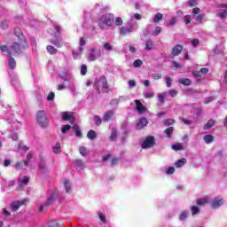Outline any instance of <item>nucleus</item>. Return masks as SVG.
<instances>
[{"label": "nucleus", "instance_id": "obj_1", "mask_svg": "<svg viewBox=\"0 0 227 227\" xmlns=\"http://www.w3.org/2000/svg\"><path fill=\"white\" fill-rule=\"evenodd\" d=\"M24 49H27V44L26 45L22 41L20 43L14 42L9 47L6 44L0 45V51L2 54H8L9 56H12L14 58L20 56Z\"/></svg>", "mask_w": 227, "mask_h": 227}, {"label": "nucleus", "instance_id": "obj_2", "mask_svg": "<svg viewBox=\"0 0 227 227\" xmlns=\"http://www.w3.org/2000/svg\"><path fill=\"white\" fill-rule=\"evenodd\" d=\"M94 89L99 95L100 93H109V82H107V78L104 75L96 78L94 81Z\"/></svg>", "mask_w": 227, "mask_h": 227}, {"label": "nucleus", "instance_id": "obj_3", "mask_svg": "<svg viewBox=\"0 0 227 227\" xmlns=\"http://www.w3.org/2000/svg\"><path fill=\"white\" fill-rule=\"evenodd\" d=\"M114 23V14L106 13L99 19L98 27L101 29H106V27H109L113 26Z\"/></svg>", "mask_w": 227, "mask_h": 227}, {"label": "nucleus", "instance_id": "obj_4", "mask_svg": "<svg viewBox=\"0 0 227 227\" xmlns=\"http://www.w3.org/2000/svg\"><path fill=\"white\" fill-rule=\"evenodd\" d=\"M36 120H37V123H39V125H42V127L49 126V120L47 119V116L45 115L44 110H39L37 112Z\"/></svg>", "mask_w": 227, "mask_h": 227}, {"label": "nucleus", "instance_id": "obj_5", "mask_svg": "<svg viewBox=\"0 0 227 227\" xmlns=\"http://www.w3.org/2000/svg\"><path fill=\"white\" fill-rule=\"evenodd\" d=\"M155 146V137L148 136L141 144L143 150H148V148H153Z\"/></svg>", "mask_w": 227, "mask_h": 227}, {"label": "nucleus", "instance_id": "obj_6", "mask_svg": "<svg viewBox=\"0 0 227 227\" xmlns=\"http://www.w3.org/2000/svg\"><path fill=\"white\" fill-rule=\"evenodd\" d=\"M102 56V51L91 49L90 52L89 53L88 59L90 61H97L98 58Z\"/></svg>", "mask_w": 227, "mask_h": 227}, {"label": "nucleus", "instance_id": "obj_7", "mask_svg": "<svg viewBox=\"0 0 227 227\" xmlns=\"http://www.w3.org/2000/svg\"><path fill=\"white\" fill-rule=\"evenodd\" d=\"M14 35L15 36H17V38H19L20 42H23L25 45H27V41L26 40L24 33L22 32V29H20V27H14Z\"/></svg>", "mask_w": 227, "mask_h": 227}, {"label": "nucleus", "instance_id": "obj_8", "mask_svg": "<svg viewBox=\"0 0 227 227\" xmlns=\"http://www.w3.org/2000/svg\"><path fill=\"white\" fill-rule=\"evenodd\" d=\"M59 198V193L57 191L51 192V196L48 197L46 200V206L51 207V205H54L55 201Z\"/></svg>", "mask_w": 227, "mask_h": 227}, {"label": "nucleus", "instance_id": "obj_9", "mask_svg": "<svg viewBox=\"0 0 227 227\" xmlns=\"http://www.w3.org/2000/svg\"><path fill=\"white\" fill-rule=\"evenodd\" d=\"M62 120H64V121H69V123H74L75 116H74L73 112H64L62 114Z\"/></svg>", "mask_w": 227, "mask_h": 227}, {"label": "nucleus", "instance_id": "obj_10", "mask_svg": "<svg viewBox=\"0 0 227 227\" xmlns=\"http://www.w3.org/2000/svg\"><path fill=\"white\" fill-rule=\"evenodd\" d=\"M184 51V45L177 44L173 47L171 54L173 58H176V56H180V53Z\"/></svg>", "mask_w": 227, "mask_h": 227}, {"label": "nucleus", "instance_id": "obj_11", "mask_svg": "<svg viewBox=\"0 0 227 227\" xmlns=\"http://www.w3.org/2000/svg\"><path fill=\"white\" fill-rule=\"evenodd\" d=\"M146 125H148V119H146V117H142L137 123V129L141 130L142 129H145Z\"/></svg>", "mask_w": 227, "mask_h": 227}, {"label": "nucleus", "instance_id": "obj_12", "mask_svg": "<svg viewBox=\"0 0 227 227\" xmlns=\"http://www.w3.org/2000/svg\"><path fill=\"white\" fill-rule=\"evenodd\" d=\"M24 205V200H16L11 203V208L13 212H17Z\"/></svg>", "mask_w": 227, "mask_h": 227}, {"label": "nucleus", "instance_id": "obj_13", "mask_svg": "<svg viewBox=\"0 0 227 227\" xmlns=\"http://www.w3.org/2000/svg\"><path fill=\"white\" fill-rule=\"evenodd\" d=\"M135 104H136L137 111L139 114H143V113L146 111V107L143 106V103H141L140 100L136 99Z\"/></svg>", "mask_w": 227, "mask_h": 227}, {"label": "nucleus", "instance_id": "obj_14", "mask_svg": "<svg viewBox=\"0 0 227 227\" xmlns=\"http://www.w3.org/2000/svg\"><path fill=\"white\" fill-rule=\"evenodd\" d=\"M113 118H114V111H111V110L107 111L103 115V121L106 122L111 121Z\"/></svg>", "mask_w": 227, "mask_h": 227}, {"label": "nucleus", "instance_id": "obj_15", "mask_svg": "<svg viewBox=\"0 0 227 227\" xmlns=\"http://www.w3.org/2000/svg\"><path fill=\"white\" fill-rule=\"evenodd\" d=\"M51 43H52V45H55V47H58V49H61V47L65 45V43L59 40V37L58 36H55L54 39H51Z\"/></svg>", "mask_w": 227, "mask_h": 227}, {"label": "nucleus", "instance_id": "obj_16", "mask_svg": "<svg viewBox=\"0 0 227 227\" xmlns=\"http://www.w3.org/2000/svg\"><path fill=\"white\" fill-rule=\"evenodd\" d=\"M223 199L220 197H216L211 202V206L213 208H219V207H221L223 205Z\"/></svg>", "mask_w": 227, "mask_h": 227}, {"label": "nucleus", "instance_id": "obj_17", "mask_svg": "<svg viewBox=\"0 0 227 227\" xmlns=\"http://www.w3.org/2000/svg\"><path fill=\"white\" fill-rule=\"evenodd\" d=\"M24 166H25V168H29V163L27 161L24 160V161H18L15 164V168L18 170L23 169Z\"/></svg>", "mask_w": 227, "mask_h": 227}, {"label": "nucleus", "instance_id": "obj_18", "mask_svg": "<svg viewBox=\"0 0 227 227\" xmlns=\"http://www.w3.org/2000/svg\"><path fill=\"white\" fill-rule=\"evenodd\" d=\"M9 68H11V70H15V68L17 67V61L15 60L13 56H9Z\"/></svg>", "mask_w": 227, "mask_h": 227}, {"label": "nucleus", "instance_id": "obj_19", "mask_svg": "<svg viewBox=\"0 0 227 227\" xmlns=\"http://www.w3.org/2000/svg\"><path fill=\"white\" fill-rule=\"evenodd\" d=\"M153 47H155V43H153V41L152 39H148L145 42V51H152L153 50Z\"/></svg>", "mask_w": 227, "mask_h": 227}, {"label": "nucleus", "instance_id": "obj_20", "mask_svg": "<svg viewBox=\"0 0 227 227\" xmlns=\"http://www.w3.org/2000/svg\"><path fill=\"white\" fill-rule=\"evenodd\" d=\"M179 84H183V86H191L192 84V81L189 78H181L178 80Z\"/></svg>", "mask_w": 227, "mask_h": 227}, {"label": "nucleus", "instance_id": "obj_21", "mask_svg": "<svg viewBox=\"0 0 227 227\" xmlns=\"http://www.w3.org/2000/svg\"><path fill=\"white\" fill-rule=\"evenodd\" d=\"M64 185H65L66 192H67L68 194H72V184H70V180H65Z\"/></svg>", "mask_w": 227, "mask_h": 227}, {"label": "nucleus", "instance_id": "obj_22", "mask_svg": "<svg viewBox=\"0 0 227 227\" xmlns=\"http://www.w3.org/2000/svg\"><path fill=\"white\" fill-rule=\"evenodd\" d=\"M215 125V120L210 119L203 127L204 130H208V129H212Z\"/></svg>", "mask_w": 227, "mask_h": 227}, {"label": "nucleus", "instance_id": "obj_23", "mask_svg": "<svg viewBox=\"0 0 227 227\" xmlns=\"http://www.w3.org/2000/svg\"><path fill=\"white\" fill-rule=\"evenodd\" d=\"M72 129L74 130L76 137H82V131H81L79 125L72 126Z\"/></svg>", "mask_w": 227, "mask_h": 227}, {"label": "nucleus", "instance_id": "obj_24", "mask_svg": "<svg viewBox=\"0 0 227 227\" xmlns=\"http://www.w3.org/2000/svg\"><path fill=\"white\" fill-rule=\"evenodd\" d=\"M88 139H90V141H93L94 139H97V132L93 129H90L87 133Z\"/></svg>", "mask_w": 227, "mask_h": 227}, {"label": "nucleus", "instance_id": "obj_25", "mask_svg": "<svg viewBox=\"0 0 227 227\" xmlns=\"http://www.w3.org/2000/svg\"><path fill=\"white\" fill-rule=\"evenodd\" d=\"M46 50H47V52H49V54H51V56H54V54H58V49H56L52 45H48L46 47Z\"/></svg>", "mask_w": 227, "mask_h": 227}, {"label": "nucleus", "instance_id": "obj_26", "mask_svg": "<svg viewBox=\"0 0 227 227\" xmlns=\"http://www.w3.org/2000/svg\"><path fill=\"white\" fill-rule=\"evenodd\" d=\"M116 137H118V130L116 129V128H113L109 139L110 141H116Z\"/></svg>", "mask_w": 227, "mask_h": 227}, {"label": "nucleus", "instance_id": "obj_27", "mask_svg": "<svg viewBox=\"0 0 227 227\" xmlns=\"http://www.w3.org/2000/svg\"><path fill=\"white\" fill-rule=\"evenodd\" d=\"M186 163H187V159L183 158V159L176 161L175 166H176V168H182L183 166H185Z\"/></svg>", "mask_w": 227, "mask_h": 227}, {"label": "nucleus", "instance_id": "obj_28", "mask_svg": "<svg viewBox=\"0 0 227 227\" xmlns=\"http://www.w3.org/2000/svg\"><path fill=\"white\" fill-rule=\"evenodd\" d=\"M166 97H168V93H166V92L159 93L158 94L159 103L160 104H164Z\"/></svg>", "mask_w": 227, "mask_h": 227}, {"label": "nucleus", "instance_id": "obj_29", "mask_svg": "<svg viewBox=\"0 0 227 227\" xmlns=\"http://www.w3.org/2000/svg\"><path fill=\"white\" fill-rule=\"evenodd\" d=\"M9 26H10V21H8V20H3L2 21H0L1 29L5 30L7 27H9Z\"/></svg>", "mask_w": 227, "mask_h": 227}, {"label": "nucleus", "instance_id": "obj_30", "mask_svg": "<svg viewBox=\"0 0 227 227\" xmlns=\"http://www.w3.org/2000/svg\"><path fill=\"white\" fill-rule=\"evenodd\" d=\"M203 139L207 145H210V143H212V141H214V136L205 135Z\"/></svg>", "mask_w": 227, "mask_h": 227}, {"label": "nucleus", "instance_id": "obj_31", "mask_svg": "<svg viewBox=\"0 0 227 227\" xmlns=\"http://www.w3.org/2000/svg\"><path fill=\"white\" fill-rule=\"evenodd\" d=\"M162 17H163L162 13L158 12V13L154 16L153 21L154 22V24H159V22H160V20H162Z\"/></svg>", "mask_w": 227, "mask_h": 227}, {"label": "nucleus", "instance_id": "obj_32", "mask_svg": "<svg viewBox=\"0 0 227 227\" xmlns=\"http://www.w3.org/2000/svg\"><path fill=\"white\" fill-rule=\"evenodd\" d=\"M94 123L97 125V127H100L102 125V118L98 115H94Z\"/></svg>", "mask_w": 227, "mask_h": 227}, {"label": "nucleus", "instance_id": "obj_33", "mask_svg": "<svg viewBox=\"0 0 227 227\" xmlns=\"http://www.w3.org/2000/svg\"><path fill=\"white\" fill-rule=\"evenodd\" d=\"M98 215L103 224H106L107 223V220L106 218V213L98 212Z\"/></svg>", "mask_w": 227, "mask_h": 227}, {"label": "nucleus", "instance_id": "obj_34", "mask_svg": "<svg viewBox=\"0 0 227 227\" xmlns=\"http://www.w3.org/2000/svg\"><path fill=\"white\" fill-rule=\"evenodd\" d=\"M177 20L176 17H172L169 22L166 24L167 27H173V26L176 24Z\"/></svg>", "mask_w": 227, "mask_h": 227}, {"label": "nucleus", "instance_id": "obj_35", "mask_svg": "<svg viewBox=\"0 0 227 227\" xmlns=\"http://www.w3.org/2000/svg\"><path fill=\"white\" fill-rule=\"evenodd\" d=\"M207 203H208V200L206 198L197 200V205L199 207H203V205H207Z\"/></svg>", "mask_w": 227, "mask_h": 227}, {"label": "nucleus", "instance_id": "obj_36", "mask_svg": "<svg viewBox=\"0 0 227 227\" xmlns=\"http://www.w3.org/2000/svg\"><path fill=\"white\" fill-rule=\"evenodd\" d=\"M86 45V39L84 37H80V51L82 52L84 51V46Z\"/></svg>", "mask_w": 227, "mask_h": 227}, {"label": "nucleus", "instance_id": "obj_37", "mask_svg": "<svg viewBox=\"0 0 227 227\" xmlns=\"http://www.w3.org/2000/svg\"><path fill=\"white\" fill-rule=\"evenodd\" d=\"M163 123L165 127H169V125H174V123H176V121L174 119H166L163 121Z\"/></svg>", "mask_w": 227, "mask_h": 227}, {"label": "nucleus", "instance_id": "obj_38", "mask_svg": "<svg viewBox=\"0 0 227 227\" xmlns=\"http://www.w3.org/2000/svg\"><path fill=\"white\" fill-rule=\"evenodd\" d=\"M189 216V213L187 211H183L180 215H179V220L180 221H185V219H187V217Z\"/></svg>", "mask_w": 227, "mask_h": 227}, {"label": "nucleus", "instance_id": "obj_39", "mask_svg": "<svg viewBox=\"0 0 227 227\" xmlns=\"http://www.w3.org/2000/svg\"><path fill=\"white\" fill-rule=\"evenodd\" d=\"M172 150H175V152H178L180 150H185V148H184V145H182V144H177L172 145Z\"/></svg>", "mask_w": 227, "mask_h": 227}, {"label": "nucleus", "instance_id": "obj_40", "mask_svg": "<svg viewBox=\"0 0 227 227\" xmlns=\"http://www.w3.org/2000/svg\"><path fill=\"white\" fill-rule=\"evenodd\" d=\"M174 130H175V128L169 127V128H167L164 132L168 137H171V135L173 134Z\"/></svg>", "mask_w": 227, "mask_h": 227}, {"label": "nucleus", "instance_id": "obj_41", "mask_svg": "<svg viewBox=\"0 0 227 227\" xmlns=\"http://www.w3.org/2000/svg\"><path fill=\"white\" fill-rule=\"evenodd\" d=\"M192 215H196L200 214V207L198 206H192L191 207Z\"/></svg>", "mask_w": 227, "mask_h": 227}, {"label": "nucleus", "instance_id": "obj_42", "mask_svg": "<svg viewBox=\"0 0 227 227\" xmlns=\"http://www.w3.org/2000/svg\"><path fill=\"white\" fill-rule=\"evenodd\" d=\"M187 4L190 8H194V6H198V0H188Z\"/></svg>", "mask_w": 227, "mask_h": 227}, {"label": "nucleus", "instance_id": "obj_43", "mask_svg": "<svg viewBox=\"0 0 227 227\" xmlns=\"http://www.w3.org/2000/svg\"><path fill=\"white\" fill-rule=\"evenodd\" d=\"M71 129H72V126H70L69 124L64 125L61 129V133L67 134V132H68V130H70Z\"/></svg>", "mask_w": 227, "mask_h": 227}, {"label": "nucleus", "instance_id": "obj_44", "mask_svg": "<svg viewBox=\"0 0 227 227\" xmlns=\"http://www.w3.org/2000/svg\"><path fill=\"white\" fill-rule=\"evenodd\" d=\"M120 33H121V35H127V33H130V28H127L125 27H121L120 28Z\"/></svg>", "mask_w": 227, "mask_h": 227}, {"label": "nucleus", "instance_id": "obj_45", "mask_svg": "<svg viewBox=\"0 0 227 227\" xmlns=\"http://www.w3.org/2000/svg\"><path fill=\"white\" fill-rule=\"evenodd\" d=\"M79 153H81V155H82V157H86V155L88 154V151L86 150V147H84V146H81L79 148Z\"/></svg>", "mask_w": 227, "mask_h": 227}, {"label": "nucleus", "instance_id": "obj_46", "mask_svg": "<svg viewBox=\"0 0 227 227\" xmlns=\"http://www.w3.org/2000/svg\"><path fill=\"white\" fill-rule=\"evenodd\" d=\"M53 153L59 154L61 153V145L59 144H57L55 147H53Z\"/></svg>", "mask_w": 227, "mask_h": 227}, {"label": "nucleus", "instance_id": "obj_47", "mask_svg": "<svg viewBox=\"0 0 227 227\" xmlns=\"http://www.w3.org/2000/svg\"><path fill=\"white\" fill-rule=\"evenodd\" d=\"M141 65H143V60L141 59H136L133 63V67H135V68H139Z\"/></svg>", "mask_w": 227, "mask_h": 227}, {"label": "nucleus", "instance_id": "obj_48", "mask_svg": "<svg viewBox=\"0 0 227 227\" xmlns=\"http://www.w3.org/2000/svg\"><path fill=\"white\" fill-rule=\"evenodd\" d=\"M81 74L82 75H86V74H88V67H86V65H82Z\"/></svg>", "mask_w": 227, "mask_h": 227}, {"label": "nucleus", "instance_id": "obj_49", "mask_svg": "<svg viewBox=\"0 0 227 227\" xmlns=\"http://www.w3.org/2000/svg\"><path fill=\"white\" fill-rule=\"evenodd\" d=\"M167 88H171V84L173 82V79L171 77L167 76L165 78Z\"/></svg>", "mask_w": 227, "mask_h": 227}, {"label": "nucleus", "instance_id": "obj_50", "mask_svg": "<svg viewBox=\"0 0 227 227\" xmlns=\"http://www.w3.org/2000/svg\"><path fill=\"white\" fill-rule=\"evenodd\" d=\"M123 25V20L121 17H117L115 19V26H122Z\"/></svg>", "mask_w": 227, "mask_h": 227}, {"label": "nucleus", "instance_id": "obj_51", "mask_svg": "<svg viewBox=\"0 0 227 227\" xmlns=\"http://www.w3.org/2000/svg\"><path fill=\"white\" fill-rule=\"evenodd\" d=\"M55 97H56V94H54V92H50L47 97L48 102H52Z\"/></svg>", "mask_w": 227, "mask_h": 227}, {"label": "nucleus", "instance_id": "obj_52", "mask_svg": "<svg viewBox=\"0 0 227 227\" xmlns=\"http://www.w3.org/2000/svg\"><path fill=\"white\" fill-rule=\"evenodd\" d=\"M227 16V11L223 10L222 12H219L217 14V17H219L220 19H226Z\"/></svg>", "mask_w": 227, "mask_h": 227}, {"label": "nucleus", "instance_id": "obj_53", "mask_svg": "<svg viewBox=\"0 0 227 227\" xmlns=\"http://www.w3.org/2000/svg\"><path fill=\"white\" fill-rule=\"evenodd\" d=\"M160 31H162V29L160 28V27H157L155 28V30L153 33V36H159V35H160Z\"/></svg>", "mask_w": 227, "mask_h": 227}, {"label": "nucleus", "instance_id": "obj_54", "mask_svg": "<svg viewBox=\"0 0 227 227\" xmlns=\"http://www.w3.org/2000/svg\"><path fill=\"white\" fill-rule=\"evenodd\" d=\"M152 77H153V79H154V81H159V79H162V74H153Z\"/></svg>", "mask_w": 227, "mask_h": 227}, {"label": "nucleus", "instance_id": "obj_55", "mask_svg": "<svg viewBox=\"0 0 227 227\" xmlns=\"http://www.w3.org/2000/svg\"><path fill=\"white\" fill-rule=\"evenodd\" d=\"M120 163V159L118 158H114L111 161V166H118Z\"/></svg>", "mask_w": 227, "mask_h": 227}, {"label": "nucleus", "instance_id": "obj_56", "mask_svg": "<svg viewBox=\"0 0 227 227\" xmlns=\"http://www.w3.org/2000/svg\"><path fill=\"white\" fill-rule=\"evenodd\" d=\"M129 88H136V80H129L128 82Z\"/></svg>", "mask_w": 227, "mask_h": 227}, {"label": "nucleus", "instance_id": "obj_57", "mask_svg": "<svg viewBox=\"0 0 227 227\" xmlns=\"http://www.w3.org/2000/svg\"><path fill=\"white\" fill-rule=\"evenodd\" d=\"M200 12H201V10L198 7H195L192 9V15L196 16V15H200Z\"/></svg>", "mask_w": 227, "mask_h": 227}, {"label": "nucleus", "instance_id": "obj_58", "mask_svg": "<svg viewBox=\"0 0 227 227\" xmlns=\"http://www.w3.org/2000/svg\"><path fill=\"white\" fill-rule=\"evenodd\" d=\"M74 163L77 168H84V163L81 160H76Z\"/></svg>", "mask_w": 227, "mask_h": 227}, {"label": "nucleus", "instance_id": "obj_59", "mask_svg": "<svg viewBox=\"0 0 227 227\" xmlns=\"http://www.w3.org/2000/svg\"><path fill=\"white\" fill-rule=\"evenodd\" d=\"M104 49L106 51H113V46H111V43H104Z\"/></svg>", "mask_w": 227, "mask_h": 227}, {"label": "nucleus", "instance_id": "obj_60", "mask_svg": "<svg viewBox=\"0 0 227 227\" xmlns=\"http://www.w3.org/2000/svg\"><path fill=\"white\" fill-rule=\"evenodd\" d=\"M184 24H186V26H187L188 24H191V15H185V16L184 17Z\"/></svg>", "mask_w": 227, "mask_h": 227}, {"label": "nucleus", "instance_id": "obj_61", "mask_svg": "<svg viewBox=\"0 0 227 227\" xmlns=\"http://www.w3.org/2000/svg\"><path fill=\"white\" fill-rule=\"evenodd\" d=\"M173 173H175V167H169V168L166 170V174H167V175H173Z\"/></svg>", "mask_w": 227, "mask_h": 227}, {"label": "nucleus", "instance_id": "obj_62", "mask_svg": "<svg viewBox=\"0 0 227 227\" xmlns=\"http://www.w3.org/2000/svg\"><path fill=\"white\" fill-rule=\"evenodd\" d=\"M192 47H198V45H200V39H192Z\"/></svg>", "mask_w": 227, "mask_h": 227}, {"label": "nucleus", "instance_id": "obj_63", "mask_svg": "<svg viewBox=\"0 0 227 227\" xmlns=\"http://www.w3.org/2000/svg\"><path fill=\"white\" fill-rule=\"evenodd\" d=\"M21 184L27 185V184H29V177L27 176H25L21 180Z\"/></svg>", "mask_w": 227, "mask_h": 227}, {"label": "nucleus", "instance_id": "obj_64", "mask_svg": "<svg viewBox=\"0 0 227 227\" xmlns=\"http://www.w3.org/2000/svg\"><path fill=\"white\" fill-rule=\"evenodd\" d=\"M200 72L201 75H207V74H208V68L202 67V68H200Z\"/></svg>", "mask_w": 227, "mask_h": 227}]
</instances>
